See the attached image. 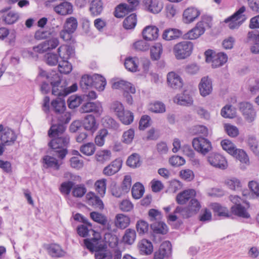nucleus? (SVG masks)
Here are the masks:
<instances>
[{
  "instance_id": "nucleus-24",
  "label": "nucleus",
  "mask_w": 259,
  "mask_h": 259,
  "mask_svg": "<svg viewBox=\"0 0 259 259\" xmlns=\"http://www.w3.org/2000/svg\"><path fill=\"white\" fill-rule=\"evenodd\" d=\"M122 166V161L119 159H115L103 169V174L106 176H112L117 172Z\"/></svg>"
},
{
  "instance_id": "nucleus-13",
  "label": "nucleus",
  "mask_w": 259,
  "mask_h": 259,
  "mask_svg": "<svg viewBox=\"0 0 259 259\" xmlns=\"http://www.w3.org/2000/svg\"><path fill=\"white\" fill-rule=\"evenodd\" d=\"M54 79H51L50 83L52 87V94L58 96V98L64 97L66 96L65 88L61 85V79L57 74H54Z\"/></svg>"
},
{
  "instance_id": "nucleus-6",
  "label": "nucleus",
  "mask_w": 259,
  "mask_h": 259,
  "mask_svg": "<svg viewBox=\"0 0 259 259\" xmlns=\"http://www.w3.org/2000/svg\"><path fill=\"white\" fill-rule=\"evenodd\" d=\"M245 7L242 6L233 15L225 19V22L228 24V26L230 29H238L244 22L246 20V17L243 13L245 11Z\"/></svg>"
},
{
  "instance_id": "nucleus-51",
  "label": "nucleus",
  "mask_w": 259,
  "mask_h": 259,
  "mask_svg": "<svg viewBox=\"0 0 259 259\" xmlns=\"http://www.w3.org/2000/svg\"><path fill=\"white\" fill-rule=\"evenodd\" d=\"M137 24V16L132 14L127 16L123 21V27L126 29L134 28Z\"/></svg>"
},
{
  "instance_id": "nucleus-1",
  "label": "nucleus",
  "mask_w": 259,
  "mask_h": 259,
  "mask_svg": "<svg viewBox=\"0 0 259 259\" xmlns=\"http://www.w3.org/2000/svg\"><path fill=\"white\" fill-rule=\"evenodd\" d=\"M94 238L84 240V246L91 251H95V259H112V254L107 249V245L100 233H94Z\"/></svg>"
},
{
  "instance_id": "nucleus-43",
  "label": "nucleus",
  "mask_w": 259,
  "mask_h": 259,
  "mask_svg": "<svg viewBox=\"0 0 259 259\" xmlns=\"http://www.w3.org/2000/svg\"><path fill=\"white\" fill-rule=\"evenodd\" d=\"M118 118L123 124L129 125L134 120V114L130 111L124 110Z\"/></svg>"
},
{
  "instance_id": "nucleus-57",
  "label": "nucleus",
  "mask_w": 259,
  "mask_h": 259,
  "mask_svg": "<svg viewBox=\"0 0 259 259\" xmlns=\"http://www.w3.org/2000/svg\"><path fill=\"white\" fill-rule=\"evenodd\" d=\"M211 208L213 211L217 213L219 216L226 217L229 216V211L226 207L222 206L220 204L214 203L211 205Z\"/></svg>"
},
{
  "instance_id": "nucleus-55",
  "label": "nucleus",
  "mask_w": 259,
  "mask_h": 259,
  "mask_svg": "<svg viewBox=\"0 0 259 259\" xmlns=\"http://www.w3.org/2000/svg\"><path fill=\"white\" fill-rule=\"evenodd\" d=\"M72 69L71 64L66 60H61L58 64V70L61 73L68 74Z\"/></svg>"
},
{
  "instance_id": "nucleus-37",
  "label": "nucleus",
  "mask_w": 259,
  "mask_h": 259,
  "mask_svg": "<svg viewBox=\"0 0 259 259\" xmlns=\"http://www.w3.org/2000/svg\"><path fill=\"white\" fill-rule=\"evenodd\" d=\"M141 252L144 254H149L153 251V245L151 242L146 239L142 240L139 243Z\"/></svg>"
},
{
  "instance_id": "nucleus-29",
  "label": "nucleus",
  "mask_w": 259,
  "mask_h": 259,
  "mask_svg": "<svg viewBox=\"0 0 259 259\" xmlns=\"http://www.w3.org/2000/svg\"><path fill=\"white\" fill-rule=\"evenodd\" d=\"M44 167L47 168H51L53 170H58L61 163L55 157L46 155L43 158Z\"/></svg>"
},
{
  "instance_id": "nucleus-20",
  "label": "nucleus",
  "mask_w": 259,
  "mask_h": 259,
  "mask_svg": "<svg viewBox=\"0 0 259 259\" xmlns=\"http://www.w3.org/2000/svg\"><path fill=\"white\" fill-rule=\"evenodd\" d=\"M53 10L58 15L65 16L72 13L73 6L70 3L63 2L54 6Z\"/></svg>"
},
{
  "instance_id": "nucleus-4",
  "label": "nucleus",
  "mask_w": 259,
  "mask_h": 259,
  "mask_svg": "<svg viewBox=\"0 0 259 259\" xmlns=\"http://www.w3.org/2000/svg\"><path fill=\"white\" fill-rule=\"evenodd\" d=\"M193 45L190 41H184L176 44L173 49L174 54L178 60L184 59L192 53Z\"/></svg>"
},
{
  "instance_id": "nucleus-10",
  "label": "nucleus",
  "mask_w": 259,
  "mask_h": 259,
  "mask_svg": "<svg viewBox=\"0 0 259 259\" xmlns=\"http://www.w3.org/2000/svg\"><path fill=\"white\" fill-rule=\"evenodd\" d=\"M166 81L168 87L173 90H180L184 85L182 78L174 71L169 72L167 74Z\"/></svg>"
},
{
  "instance_id": "nucleus-35",
  "label": "nucleus",
  "mask_w": 259,
  "mask_h": 259,
  "mask_svg": "<svg viewBox=\"0 0 259 259\" xmlns=\"http://www.w3.org/2000/svg\"><path fill=\"white\" fill-rule=\"evenodd\" d=\"M93 85L98 91H103L104 90L106 85V80L105 78L101 75L95 74L93 75Z\"/></svg>"
},
{
  "instance_id": "nucleus-50",
  "label": "nucleus",
  "mask_w": 259,
  "mask_h": 259,
  "mask_svg": "<svg viewBox=\"0 0 259 259\" xmlns=\"http://www.w3.org/2000/svg\"><path fill=\"white\" fill-rule=\"evenodd\" d=\"M80 151L86 156H91L94 154L96 147L93 143H88L80 147Z\"/></svg>"
},
{
  "instance_id": "nucleus-40",
  "label": "nucleus",
  "mask_w": 259,
  "mask_h": 259,
  "mask_svg": "<svg viewBox=\"0 0 259 259\" xmlns=\"http://www.w3.org/2000/svg\"><path fill=\"white\" fill-rule=\"evenodd\" d=\"M131 10L132 8H131L130 6L126 4H121L116 8L114 15L117 18H122Z\"/></svg>"
},
{
  "instance_id": "nucleus-30",
  "label": "nucleus",
  "mask_w": 259,
  "mask_h": 259,
  "mask_svg": "<svg viewBox=\"0 0 259 259\" xmlns=\"http://www.w3.org/2000/svg\"><path fill=\"white\" fill-rule=\"evenodd\" d=\"M50 255L53 257H60L65 255V251L57 244H51L47 247Z\"/></svg>"
},
{
  "instance_id": "nucleus-25",
  "label": "nucleus",
  "mask_w": 259,
  "mask_h": 259,
  "mask_svg": "<svg viewBox=\"0 0 259 259\" xmlns=\"http://www.w3.org/2000/svg\"><path fill=\"white\" fill-rule=\"evenodd\" d=\"M159 30L154 26H147L143 30V36L145 40H154L158 36Z\"/></svg>"
},
{
  "instance_id": "nucleus-63",
  "label": "nucleus",
  "mask_w": 259,
  "mask_h": 259,
  "mask_svg": "<svg viewBox=\"0 0 259 259\" xmlns=\"http://www.w3.org/2000/svg\"><path fill=\"white\" fill-rule=\"evenodd\" d=\"M127 165L131 167H137L140 165V156L134 153L128 157L126 161Z\"/></svg>"
},
{
  "instance_id": "nucleus-7",
  "label": "nucleus",
  "mask_w": 259,
  "mask_h": 259,
  "mask_svg": "<svg viewBox=\"0 0 259 259\" xmlns=\"http://www.w3.org/2000/svg\"><path fill=\"white\" fill-rule=\"evenodd\" d=\"M201 205L198 201L195 199H192L188 206L182 208L177 207L175 210V213H180L184 218H189L196 214L200 209Z\"/></svg>"
},
{
  "instance_id": "nucleus-59",
  "label": "nucleus",
  "mask_w": 259,
  "mask_h": 259,
  "mask_svg": "<svg viewBox=\"0 0 259 259\" xmlns=\"http://www.w3.org/2000/svg\"><path fill=\"white\" fill-rule=\"evenodd\" d=\"M87 192V189L84 185L79 184L72 188V194L73 196L78 198L82 197Z\"/></svg>"
},
{
  "instance_id": "nucleus-16",
  "label": "nucleus",
  "mask_w": 259,
  "mask_h": 259,
  "mask_svg": "<svg viewBox=\"0 0 259 259\" xmlns=\"http://www.w3.org/2000/svg\"><path fill=\"white\" fill-rule=\"evenodd\" d=\"M17 139V136L14 131L8 127H5V132L0 137L2 143L7 146L13 145Z\"/></svg>"
},
{
  "instance_id": "nucleus-53",
  "label": "nucleus",
  "mask_w": 259,
  "mask_h": 259,
  "mask_svg": "<svg viewBox=\"0 0 259 259\" xmlns=\"http://www.w3.org/2000/svg\"><path fill=\"white\" fill-rule=\"evenodd\" d=\"M108 134L106 129L103 128L100 130L95 139L96 144L98 146H102L105 143V138Z\"/></svg>"
},
{
  "instance_id": "nucleus-5",
  "label": "nucleus",
  "mask_w": 259,
  "mask_h": 259,
  "mask_svg": "<svg viewBox=\"0 0 259 259\" xmlns=\"http://www.w3.org/2000/svg\"><path fill=\"white\" fill-rule=\"evenodd\" d=\"M65 117H62V118L58 117L59 123H53L49 131L48 135L50 138H56L64 137L63 133L65 131L66 126L65 124L69 122L70 120L69 114H65Z\"/></svg>"
},
{
  "instance_id": "nucleus-46",
  "label": "nucleus",
  "mask_w": 259,
  "mask_h": 259,
  "mask_svg": "<svg viewBox=\"0 0 259 259\" xmlns=\"http://www.w3.org/2000/svg\"><path fill=\"white\" fill-rule=\"evenodd\" d=\"M225 184L230 189L238 190L242 187L241 181L236 178H231L225 180Z\"/></svg>"
},
{
  "instance_id": "nucleus-8",
  "label": "nucleus",
  "mask_w": 259,
  "mask_h": 259,
  "mask_svg": "<svg viewBox=\"0 0 259 259\" xmlns=\"http://www.w3.org/2000/svg\"><path fill=\"white\" fill-rule=\"evenodd\" d=\"M192 146L196 151L203 155L206 154L212 149L209 140L202 137L194 138L192 141Z\"/></svg>"
},
{
  "instance_id": "nucleus-52",
  "label": "nucleus",
  "mask_w": 259,
  "mask_h": 259,
  "mask_svg": "<svg viewBox=\"0 0 259 259\" xmlns=\"http://www.w3.org/2000/svg\"><path fill=\"white\" fill-rule=\"evenodd\" d=\"M238 159L242 163L249 164V158L246 153L242 149H236L234 153L232 155Z\"/></svg>"
},
{
  "instance_id": "nucleus-36",
  "label": "nucleus",
  "mask_w": 259,
  "mask_h": 259,
  "mask_svg": "<svg viewBox=\"0 0 259 259\" xmlns=\"http://www.w3.org/2000/svg\"><path fill=\"white\" fill-rule=\"evenodd\" d=\"M130 223V218L123 214H118L116 216L115 224L117 228L125 229Z\"/></svg>"
},
{
  "instance_id": "nucleus-39",
  "label": "nucleus",
  "mask_w": 259,
  "mask_h": 259,
  "mask_svg": "<svg viewBox=\"0 0 259 259\" xmlns=\"http://www.w3.org/2000/svg\"><path fill=\"white\" fill-rule=\"evenodd\" d=\"M125 68L131 72H136L138 70V59L136 57L127 58L124 62Z\"/></svg>"
},
{
  "instance_id": "nucleus-12",
  "label": "nucleus",
  "mask_w": 259,
  "mask_h": 259,
  "mask_svg": "<svg viewBox=\"0 0 259 259\" xmlns=\"http://www.w3.org/2000/svg\"><path fill=\"white\" fill-rule=\"evenodd\" d=\"M239 109L247 122H251L254 120L256 117V112L251 104L248 102L241 103Z\"/></svg>"
},
{
  "instance_id": "nucleus-21",
  "label": "nucleus",
  "mask_w": 259,
  "mask_h": 259,
  "mask_svg": "<svg viewBox=\"0 0 259 259\" xmlns=\"http://www.w3.org/2000/svg\"><path fill=\"white\" fill-rule=\"evenodd\" d=\"M63 98H57L56 99L52 101L51 103V106L55 112L59 114L58 118H62V116L65 117V114H69L68 113L64 112L66 106L65 101L63 99Z\"/></svg>"
},
{
  "instance_id": "nucleus-38",
  "label": "nucleus",
  "mask_w": 259,
  "mask_h": 259,
  "mask_svg": "<svg viewBox=\"0 0 259 259\" xmlns=\"http://www.w3.org/2000/svg\"><path fill=\"white\" fill-rule=\"evenodd\" d=\"M232 212L236 215L244 218H249L250 214L247 212L246 208L242 205V204L238 205H233L231 207Z\"/></svg>"
},
{
  "instance_id": "nucleus-47",
  "label": "nucleus",
  "mask_w": 259,
  "mask_h": 259,
  "mask_svg": "<svg viewBox=\"0 0 259 259\" xmlns=\"http://www.w3.org/2000/svg\"><path fill=\"white\" fill-rule=\"evenodd\" d=\"M96 191L101 197H104L106 191V180L102 179L97 181L95 184Z\"/></svg>"
},
{
  "instance_id": "nucleus-32",
  "label": "nucleus",
  "mask_w": 259,
  "mask_h": 259,
  "mask_svg": "<svg viewBox=\"0 0 259 259\" xmlns=\"http://www.w3.org/2000/svg\"><path fill=\"white\" fill-rule=\"evenodd\" d=\"M196 192L193 189L186 190L179 193L177 196V201L179 204H183L186 203L188 200L194 197Z\"/></svg>"
},
{
  "instance_id": "nucleus-64",
  "label": "nucleus",
  "mask_w": 259,
  "mask_h": 259,
  "mask_svg": "<svg viewBox=\"0 0 259 259\" xmlns=\"http://www.w3.org/2000/svg\"><path fill=\"white\" fill-rule=\"evenodd\" d=\"M135 137V131L133 129L130 128L125 131L122 136V141L126 144H131Z\"/></svg>"
},
{
  "instance_id": "nucleus-15",
  "label": "nucleus",
  "mask_w": 259,
  "mask_h": 259,
  "mask_svg": "<svg viewBox=\"0 0 259 259\" xmlns=\"http://www.w3.org/2000/svg\"><path fill=\"white\" fill-rule=\"evenodd\" d=\"M10 8H5L0 10V17L8 24L15 23L19 18L18 14L13 11H9Z\"/></svg>"
},
{
  "instance_id": "nucleus-18",
  "label": "nucleus",
  "mask_w": 259,
  "mask_h": 259,
  "mask_svg": "<svg viewBox=\"0 0 259 259\" xmlns=\"http://www.w3.org/2000/svg\"><path fill=\"white\" fill-rule=\"evenodd\" d=\"M208 161L213 166L221 169L227 167V162L224 157L218 154H211L208 157Z\"/></svg>"
},
{
  "instance_id": "nucleus-26",
  "label": "nucleus",
  "mask_w": 259,
  "mask_h": 259,
  "mask_svg": "<svg viewBox=\"0 0 259 259\" xmlns=\"http://www.w3.org/2000/svg\"><path fill=\"white\" fill-rule=\"evenodd\" d=\"M114 89H121L125 92H130L132 94L136 93L135 88L130 83L123 80H119L112 84Z\"/></svg>"
},
{
  "instance_id": "nucleus-2",
  "label": "nucleus",
  "mask_w": 259,
  "mask_h": 259,
  "mask_svg": "<svg viewBox=\"0 0 259 259\" xmlns=\"http://www.w3.org/2000/svg\"><path fill=\"white\" fill-rule=\"evenodd\" d=\"M49 146L56 153L58 157L63 159L67 153L66 147L69 143V138L66 137L53 138Z\"/></svg>"
},
{
  "instance_id": "nucleus-28",
  "label": "nucleus",
  "mask_w": 259,
  "mask_h": 259,
  "mask_svg": "<svg viewBox=\"0 0 259 259\" xmlns=\"http://www.w3.org/2000/svg\"><path fill=\"white\" fill-rule=\"evenodd\" d=\"M103 3L102 0L91 1L89 11L91 15L97 16L100 15L103 11Z\"/></svg>"
},
{
  "instance_id": "nucleus-48",
  "label": "nucleus",
  "mask_w": 259,
  "mask_h": 259,
  "mask_svg": "<svg viewBox=\"0 0 259 259\" xmlns=\"http://www.w3.org/2000/svg\"><path fill=\"white\" fill-rule=\"evenodd\" d=\"M136 238V233L134 229H128L126 230L124 235L123 237V241L124 243L131 245L135 241Z\"/></svg>"
},
{
  "instance_id": "nucleus-23",
  "label": "nucleus",
  "mask_w": 259,
  "mask_h": 259,
  "mask_svg": "<svg viewBox=\"0 0 259 259\" xmlns=\"http://www.w3.org/2000/svg\"><path fill=\"white\" fill-rule=\"evenodd\" d=\"M85 197L89 205L100 210L104 208V206L103 201L94 193L89 192L87 194Z\"/></svg>"
},
{
  "instance_id": "nucleus-22",
  "label": "nucleus",
  "mask_w": 259,
  "mask_h": 259,
  "mask_svg": "<svg viewBox=\"0 0 259 259\" xmlns=\"http://www.w3.org/2000/svg\"><path fill=\"white\" fill-rule=\"evenodd\" d=\"M143 3L148 10L153 14L159 13L163 8L161 0H144Z\"/></svg>"
},
{
  "instance_id": "nucleus-17",
  "label": "nucleus",
  "mask_w": 259,
  "mask_h": 259,
  "mask_svg": "<svg viewBox=\"0 0 259 259\" xmlns=\"http://www.w3.org/2000/svg\"><path fill=\"white\" fill-rule=\"evenodd\" d=\"M200 11L194 7H189L185 9L183 14V21L185 24H190L196 20L200 16Z\"/></svg>"
},
{
  "instance_id": "nucleus-31",
  "label": "nucleus",
  "mask_w": 259,
  "mask_h": 259,
  "mask_svg": "<svg viewBox=\"0 0 259 259\" xmlns=\"http://www.w3.org/2000/svg\"><path fill=\"white\" fill-rule=\"evenodd\" d=\"M83 125L85 130L90 131L93 133L97 130L98 126L95 117L92 115H88L85 117Z\"/></svg>"
},
{
  "instance_id": "nucleus-19",
  "label": "nucleus",
  "mask_w": 259,
  "mask_h": 259,
  "mask_svg": "<svg viewBox=\"0 0 259 259\" xmlns=\"http://www.w3.org/2000/svg\"><path fill=\"white\" fill-rule=\"evenodd\" d=\"M102 111V105L99 102H88L83 104L80 108L81 113L94 112L98 115H100Z\"/></svg>"
},
{
  "instance_id": "nucleus-3",
  "label": "nucleus",
  "mask_w": 259,
  "mask_h": 259,
  "mask_svg": "<svg viewBox=\"0 0 259 259\" xmlns=\"http://www.w3.org/2000/svg\"><path fill=\"white\" fill-rule=\"evenodd\" d=\"M205 61L211 63L213 68H217L223 65L228 60L227 55L223 52L216 53L211 50H208L204 53Z\"/></svg>"
},
{
  "instance_id": "nucleus-41",
  "label": "nucleus",
  "mask_w": 259,
  "mask_h": 259,
  "mask_svg": "<svg viewBox=\"0 0 259 259\" xmlns=\"http://www.w3.org/2000/svg\"><path fill=\"white\" fill-rule=\"evenodd\" d=\"M153 231L156 233L166 234L167 232V227L163 222L156 221L151 225Z\"/></svg>"
},
{
  "instance_id": "nucleus-11",
  "label": "nucleus",
  "mask_w": 259,
  "mask_h": 259,
  "mask_svg": "<svg viewBox=\"0 0 259 259\" xmlns=\"http://www.w3.org/2000/svg\"><path fill=\"white\" fill-rule=\"evenodd\" d=\"M204 22H198L195 26L184 35V38L186 39L193 40L199 38L205 32Z\"/></svg>"
},
{
  "instance_id": "nucleus-45",
  "label": "nucleus",
  "mask_w": 259,
  "mask_h": 259,
  "mask_svg": "<svg viewBox=\"0 0 259 259\" xmlns=\"http://www.w3.org/2000/svg\"><path fill=\"white\" fill-rule=\"evenodd\" d=\"M144 193V188L140 183H135L132 187V193L133 198L136 199H140Z\"/></svg>"
},
{
  "instance_id": "nucleus-56",
  "label": "nucleus",
  "mask_w": 259,
  "mask_h": 259,
  "mask_svg": "<svg viewBox=\"0 0 259 259\" xmlns=\"http://www.w3.org/2000/svg\"><path fill=\"white\" fill-rule=\"evenodd\" d=\"M92 219L102 225L105 226L107 223V219L104 214L98 212L93 211L90 213Z\"/></svg>"
},
{
  "instance_id": "nucleus-61",
  "label": "nucleus",
  "mask_w": 259,
  "mask_h": 259,
  "mask_svg": "<svg viewBox=\"0 0 259 259\" xmlns=\"http://www.w3.org/2000/svg\"><path fill=\"white\" fill-rule=\"evenodd\" d=\"M77 233L78 235L81 237H87L89 233L91 234L93 236L92 238H94V233H99V232L95 231L91 228L89 229L88 227L84 225H81L77 228Z\"/></svg>"
},
{
  "instance_id": "nucleus-58",
  "label": "nucleus",
  "mask_w": 259,
  "mask_h": 259,
  "mask_svg": "<svg viewBox=\"0 0 259 259\" xmlns=\"http://www.w3.org/2000/svg\"><path fill=\"white\" fill-rule=\"evenodd\" d=\"M221 144L223 149L231 155L234 153L237 149L235 145L229 140H222Z\"/></svg>"
},
{
  "instance_id": "nucleus-14",
  "label": "nucleus",
  "mask_w": 259,
  "mask_h": 259,
  "mask_svg": "<svg viewBox=\"0 0 259 259\" xmlns=\"http://www.w3.org/2000/svg\"><path fill=\"white\" fill-rule=\"evenodd\" d=\"M200 94L203 97L210 95L212 91L211 79L208 76L203 77L198 85Z\"/></svg>"
},
{
  "instance_id": "nucleus-62",
  "label": "nucleus",
  "mask_w": 259,
  "mask_h": 259,
  "mask_svg": "<svg viewBox=\"0 0 259 259\" xmlns=\"http://www.w3.org/2000/svg\"><path fill=\"white\" fill-rule=\"evenodd\" d=\"M110 110L118 117L124 110L123 105L118 101H114L110 105Z\"/></svg>"
},
{
  "instance_id": "nucleus-27",
  "label": "nucleus",
  "mask_w": 259,
  "mask_h": 259,
  "mask_svg": "<svg viewBox=\"0 0 259 259\" xmlns=\"http://www.w3.org/2000/svg\"><path fill=\"white\" fill-rule=\"evenodd\" d=\"M57 52L61 60H68L74 53L73 49L66 45L60 46L57 49Z\"/></svg>"
},
{
  "instance_id": "nucleus-33",
  "label": "nucleus",
  "mask_w": 259,
  "mask_h": 259,
  "mask_svg": "<svg viewBox=\"0 0 259 259\" xmlns=\"http://www.w3.org/2000/svg\"><path fill=\"white\" fill-rule=\"evenodd\" d=\"M174 102L180 105L189 106L192 104L193 99L188 95L181 94L177 95L173 99Z\"/></svg>"
},
{
  "instance_id": "nucleus-49",
  "label": "nucleus",
  "mask_w": 259,
  "mask_h": 259,
  "mask_svg": "<svg viewBox=\"0 0 259 259\" xmlns=\"http://www.w3.org/2000/svg\"><path fill=\"white\" fill-rule=\"evenodd\" d=\"M95 157L98 161L103 163L110 159L111 153L108 150H100L97 152Z\"/></svg>"
},
{
  "instance_id": "nucleus-42",
  "label": "nucleus",
  "mask_w": 259,
  "mask_h": 259,
  "mask_svg": "<svg viewBox=\"0 0 259 259\" xmlns=\"http://www.w3.org/2000/svg\"><path fill=\"white\" fill-rule=\"evenodd\" d=\"M78 23L76 19L73 17H70L66 19L63 25V28L69 31L74 33L77 29Z\"/></svg>"
},
{
  "instance_id": "nucleus-54",
  "label": "nucleus",
  "mask_w": 259,
  "mask_h": 259,
  "mask_svg": "<svg viewBox=\"0 0 259 259\" xmlns=\"http://www.w3.org/2000/svg\"><path fill=\"white\" fill-rule=\"evenodd\" d=\"M221 115L224 118H232L236 115V110L231 105H226L221 110Z\"/></svg>"
},
{
  "instance_id": "nucleus-34",
  "label": "nucleus",
  "mask_w": 259,
  "mask_h": 259,
  "mask_svg": "<svg viewBox=\"0 0 259 259\" xmlns=\"http://www.w3.org/2000/svg\"><path fill=\"white\" fill-rule=\"evenodd\" d=\"M182 35L181 30L176 28L167 29L164 30L162 34V38L166 40L175 39Z\"/></svg>"
},
{
  "instance_id": "nucleus-9",
  "label": "nucleus",
  "mask_w": 259,
  "mask_h": 259,
  "mask_svg": "<svg viewBox=\"0 0 259 259\" xmlns=\"http://www.w3.org/2000/svg\"><path fill=\"white\" fill-rule=\"evenodd\" d=\"M59 45V40L58 38L57 37H52L33 47V50L35 53L42 54L55 49Z\"/></svg>"
},
{
  "instance_id": "nucleus-60",
  "label": "nucleus",
  "mask_w": 259,
  "mask_h": 259,
  "mask_svg": "<svg viewBox=\"0 0 259 259\" xmlns=\"http://www.w3.org/2000/svg\"><path fill=\"white\" fill-rule=\"evenodd\" d=\"M149 110L154 113H161L165 111V106L160 102L151 103L149 106Z\"/></svg>"
},
{
  "instance_id": "nucleus-44",
  "label": "nucleus",
  "mask_w": 259,
  "mask_h": 259,
  "mask_svg": "<svg viewBox=\"0 0 259 259\" xmlns=\"http://www.w3.org/2000/svg\"><path fill=\"white\" fill-rule=\"evenodd\" d=\"M162 52V47L161 44L156 43L150 49L151 57L153 60H158L160 59Z\"/></svg>"
}]
</instances>
